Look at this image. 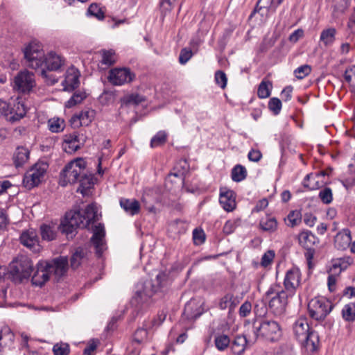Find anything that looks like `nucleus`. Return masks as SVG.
Listing matches in <instances>:
<instances>
[{"label": "nucleus", "mask_w": 355, "mask_h": 355, "mask_svg": "<svg viewBox=\"0 0 355 355\" xmlns=\"http://www.w3.org/2000/svg\"><path fill=\"white\" fill-rule=\"evenodd\" d=\"M95 204L88 205L84 210L70 211L65 214L61 223V230L67 235H73L77 228H89V225L98 220Z\"/></svg>", "instance_id": "1"}, {"label": "nucleus", "mask_w": 355, "mask_h": 355, "mask_svg": "<svg viewBox=\"0 0 355 355\" xmlns=\"http://www.w3.org/2000/svg\"><path fill=\"white\" fill-rule=\"evenodd\" d=\"M77 182L87 188L92 183V176L87 173L86 162L83 158H77L68 163L60 173V182L62 186Z\"/></svg>", "instance_id": "2"}, {"label": "nucleus", "mask_w": 355, "mask_h": 355, "mask_svg": "<svg viewBox=\"0 0 355 355\" xmlns=\"http://www.w3.org/2000/svg\"><path fill=\"white\" fill-rule=\"evenodd\" d=\"M250 341L256 342L258 339H262L268 342L275 343L282 336L281 325L272 320L261 319L254 320L250 329Z\"/></svg>", "instance_id": "3"}, {"label": "nucleus", "mask_w": 355, "mask_h": 355, "mask_svg": "<svg viewBox=\"0 0 355 355\" xmlns=\"http://www.w3.org/2000/svg\"><path fill=\"white\" fill-rule=\"evenodd\" d=\"M167 282V275L164 272H159L154 280L146 279L139 283L132 303L136 305L147 303L155 293L166 286Z\"/></svg>", "instance_id": "4"}, {"label": "nucleus", "mask_w": 355, "mask_h": 355, "mask_svg": "<svg viewBox=\"0 0 355 355\" xmlns=\"http://www.w3.org/2000/svg\"><path fill=\"white\" fill-rule=\"evenodd\" d=\"M266 295L270 297L268 303L269 309L277 316H281L286 312L288 300L293 297L288 295V293L284 291L278 284L271 285L266 291Z\"/></svg>", "instance_id": "5"}, {"label": "nucleus", "mask_w": 355, "mask_h": 355, "mask_svg": "<svg viewBox=\"0 0 355 355\" xmlns=\"http://www.w3.org/2000/svg\"><path fill=\"white\" fill-rule=\"evenodd\" d=\"M332 309L331 302L323 297H314L308 304L309 316L317 321L324 320Z\"/></svg>", "instance_id": "6"}, {"label": "nucleus", "mask_w": 355, "mask_h": 355, "mask_svg": "<svg viewBox=\"0 0 355 355\" xmlns=\"http://www.w3.org/2000/svg\"><path fill=\"white\" fill-rule=\"evenodd\" d=\"M24 54L28 67L38 69L44 65L45 55L40 43L36 42H30L24 48Z\"/></svg>", "instance_id": "7"}, {"label": "nucleus", "mask_w": 355, "mask_h": 355, "mask_svg": "<svg viewBox=\"0 0 355 355\" xmlns=\"http://www.w3.org/2000/svg\"><path fill=\"white\" fill-rule=\"evenodd\" d=\"M48 168V165L45 162H37L31 167L24 175L23 178V184L28 189L37 187L44 180Z\"/></svg>", "instance_id": "8"}, {"label": "nucleus", "mask_w": 355, "mask_h": 355, "mask_svg": "<svg viewBox=\"0 0 355 355\" xmlns=\"http://www.w3.org/2000/svg\"><path fill=\"white\" fill-rule=\"evenodd\" d=\"M10 273L15 281L22 282L28 279L33 270V263L27 257H21L16 261H13L10 266Z\"/></svg>", "instance_id": "9"}, {"label": "nucleus", "mask_w": 355, "mask_h": 355, "mask_svg": "<svg viewBox=\"0 0 355 355\" xmlns=\"http://www.w3.org/2000/svg\"><path fill=\"white\" fill-rule=\"evenodd\" d=\"M65 63V60L60 55H58L54 52L49 53L44 58V64L45 65L46 70L42 69L41 76L49 80L51 84H54L57 82V80L51 78L49 74V71H58L60 70Z\"/></svg>", "instance_id": "10"}, {"label": "nucleus", "mask_w": 355, "mask_h": 355, "mask_svg": "<svg viewBox=\"0 0 355 355\" xmlns=\"http://www.w3.org/2000/svg\"><path fill=\"white\" fill-rule=\"evenodd\" d=\"M35 85L34 74L27 70L19 71L12 82L13 89L20 93L29 92Z\"/></svg>", "instance_id": "11"}, {"label": "nucleus", "mask_w": 355, "mask_h": 355, "mask_svg": "<svg viewBox=\"0 0 355 355\" xmlns=\"http://www.w3.org/2000/svg\"><path fill=\"white\" fill-rule=\"evenodd\" d=\"M48 265L49 270L55 279L60 281L66 276L69 269V261L67 257L60 256L51 261H45Z\"/></svg>", "instance_id": "12"}, {"label": "nucleus", "mask_w": 355, "mask_h": 355, "mask_svg": "<svg viewBox=\"0 0 355 355\" xmlns=\"http://www.w3.org/2000/svg\"><path fill=\"white\" fill-rule=\"evenodd\" d=\"M135 78L128 68H114L110 70L107 80L113 85L121 86L131 83Z\"/></svg>", "instance_id": "13"}, {"label": "nucleus", "mask_w": 355, "mask_h": 355, "mask_svg": "<svg viewBox=\"0 0 355 355\" xmlns=\"http://www.w3.org/2000/svg\"><path fill=\"white\" fill-rule=\"evenodd\" d=\"M300 281L301 272L298 268H293L288 270L284 280V291L287 292L288 295L293 296L300 285Z\"/></svg>", "instance_id": "14"}, {"label": "nucleus", "mask_w": 355, "mask_h": 355, "mask_svg": "<svg viewBox=\"0 0 355 355\" xmlns=\"http://www.w3.org/2000/svg\"><path fill=\"white\" fill-rule=\"evenodd\" d=\"M105 231L104 225L101 223L94 226L93 235L91 238V242L96 249V253L101 257L103 251L106 249L105 241Z\"/></svg>", "instance_id": "15"}, {"label": "nucleus", "mask_w": 355, "mask_h": 355, "mask_svg": "<svg viewBox=\"0 0 355 355\" xmlns=\"http://www.w3.org/2000/svg\"><path fill=\"white\" fill-rule=\"evenodd\" d=\"M84 142L83 135L73 132L64 135L62 148L66 153L71 154L78 150L84 144Z\"/></svg>", "instance_id": "16"}, {"label": "nucleus", "mask_w": 355, "mask_h": 355, "mask_svg": "<svg viewBox=\"0 0 355 355\" xmlns=\"http://www.w3.org/2000/svg\"><path fill=\"white\" fill-rule=\"evenodd\" d=\"M80 73L74 67H69L65 73L64 79L62 83L64 91L71 92L78 87Z\"/></svg>", "instance_id": "17"}, {"label": "nucleus", "mask_w": 355, "mask_h": 355, "mask_svg": "<svg viewBox=\"0 0 355 355\" xmlns=\"http://www.w3.org/2000/svg\"><path fill=\"white\" fill-rule=\"evenodd\" d=\"M51 273L48 265L44 261H40L37 264L36 270L32 277V283L37 286H42L49 281Z\"/></svg>", "instance_id": "18"}, {"label": "nucleus", "mask_w": 355, "mask_h": 355, "mask_svg": "<svg viewBox=\"0 0 355 355\" xmlns=\"http://www.w3.org/2000/svg\"><path fill=\"white\" fill-rule=\"evenodd\" d=\"M20 241L22 245L34 252H37L40 250L39 238L36 231L33 229L24 232L20 236Z\"/></svg>", "instance_id": "19"}, {"label": "nucleus", "mask_w": 355, "mask_h": 355, "mask_svg": "<svg viewBox=\"0 0 355 355\" xmlns=\"http://www.w3.org/2000/svg\"><path fill=\"white\" fill-rule=\"evenodd\" d=\"M95 116V111L92 109H87L76 114L70 119L71 125L73 128L89 125Z\"/></svg>", "instance_id": "20"}, {"label": "nucleus", "mask_w": 355, "mask_h": 355, "mask_svg": "<svg viewBox=\"0 0 355 355\" xmlns=\"http://www.w3.org/2000/svg\"><path fill=\"white\" fill-rule=\"evenodd\" d=\"M250 335H252V333L248 329L246 335L237 336L234 338L231 345V349L234 354L241 355L248 345L250 346L255 343L250 341Z\"/></svg>", "instance_id": "21"}, {"label": "nucleus", "mask_w": 355, "mask_h": 355, "mask_svg": "<svg viewBox=\"0 0 355 355\" xmlns=\"http://www.w3.org/2000/svg\"><path fill=\"white\" fill-rule=\"evenodd\" d=\"M241 298L232 293H227L223 296L218 302V308L221 310L229 309L230 312L233 311L240 303Z\"/></svg>", "instance_id": "22"}, {"label": "nucleus", "mask_w": 355, "mask_h": 355, "mask_svg": "<svg viewBox=\"0 0 355 355\" xmlns=\"http://www.w3.org/2000/svg\"><path fill=\"white\" fill-rule=\"evenodd\" d=\"M293 333L296 338L301 341L304 340L306 335L310 331L307 319L300 317L297 319L293 326Z\"/></svg>", "instance_id": "23"}, {"label": "nucleus", "mask_w": 355, "mask_h": 355, "mask_svg": "<svg viewBox=\"0 0 355 355\" xmlns=\"http://www.w3.org/2000/svg\"><path fill=\"white\" fill-rule=\"evenodd\" d=\"M327 175L324 171H321L315 174L310 173L306 175L303 181V185L304 187L308 188L310 190H314L320 188L324 182H319V179L324 177Z\"/></svg>", "instance_id": "24"}, {"label": "nucleus", "mask_w": 355, "mask_h": 355, "mask_svg": "<svg viewBox=\"0 0 355 355\" xmlns=\"http://www.w3.org/2000/svg\"><path fill=\"white\" fill-rule=\"evenodd\" d=\"M219 201L222 207L227 211H232L236 208L235 193L232 191H221Z\"/></svg>", "instance_id": "25"}, {"label": "nucleus", "mask_w": 355, "mask_h": 355, "mask_svg": "<svg viewBox=\"0 0 355 355\" xmlns=\"http://www.w3.org/2000/svg\"><path fill=\"white\" fill-rule=\"evenodd\" d=\"M119 204L121 208L131 216L136 215L139 213L141 206L138 200L136 199L121 198Z\"/></svg>", "instance_id": "26"}, {"label": "nucleus", "mask_w": 355, "mask_h": 355, "mask_svg": "<svg viewBox=\"0 0 355 355\" xmlns=\"http://www.w3.org/2000/svg\"><path fill=\"white\" fill-rule=\"evenodd\" d=\"M352 241L351 232L348 229H344L335 236L334 243L338 249L345 250L348 248Z\"/></svg>", "instance_id": "27"}, {"label": "nucleus", "mask_w": 355, "mask_h": 355, "mask_svg": "<svg viewBox=\"0 0 355 355\" xmlns=\"http://www.w3.org/2000/svg\"><path fill=\"white\" fill-rule=\"evenodd\" d=\"M15 335L10 328L3 326L0 329V352L6 347H10L14 342Z\"/></svg>", "instance_id": "28"}, {"label": "nucleus", "mask_w": 355, "mask_h": 355, "mask_svg": "<svg viewBox=\"0 0 355 355\" xmlns=\"http://www.w3.org/2000/svg\"><path fill=\"white\" fill-rule=\"evenodd\" d=\"M284 0H258L254 12H260L265 10L266 14L269 12H275L277 8L282 3Z\"/></svg>", "instance_id": "29"}, {"label": "nucleus", "mask_w": 355, "mask_h": 355, "mask_svg": "<svg viewBox=\"0 0 355 355\" xmlns=\"http://www.w3.org/2000/svg\"><path fill=\"white\" fill-rule=\"evenodd\" d=\"M351 259L349 257H341L334 259L331 261V266L329 272L339 275L343 270H346L351 264Z\"/></svg>", "instance_id": "30"}, {"label": "nucleus", "mask_w": 355, "mask_h": 355, "mask_svg": "<svg viewBox=\"0 0 355 355\" xmlns=\"http://www.w3.org/2000/svg\"><path fill=\"white\" fill-rule=\"evenodd\" d=\"M298 241L301 246L307 250L313 248L317 242V238L309 230L302 232L298 236Z\"/></svg>", "instance_id": "31"}, {"label": "nucleus", "mask_w": 355, "mask_h": 355, "mask_svg": "<svg viewBox=\"0 0 355 355\" xmlns=\"http://www.w3.org/2000/svg\"><path fill=\"white\" fill-rule=\"evenodd\" d=\"M300 342L304 343L306 348L311 351H315L319 345L320 340L318 334L315 331H310Z\"/></svg>", "instance_id": "32"}, {"label": "nucleus", "mask_w": 355, "mask_h": 355, "mask_svg": "<svg viewBox=\"0 0 355 355\" xmlns=\"http://www.w3.org/2000/svg\"><path fill=\"white\" fill-rule=\"evenodd\" d=\"M259 226L261 230L272 233L277 230L278 223L275 217L266 216L260 220Z\"/></svg>", "instance_id": "33"}, {"label": "nucleus", "mask_w": 355, "mask_h": 355, "mask_svg": "<svg viewBox=\"0 0 355 355\" xmlns=\"http://www.w3.org/2000/svg\"><path fill=\"white\" fill-rule=\"evenodd\" d=\"M30 152L24 147H17L13 155L14 163L17 167L24 165L29 158Z\"/></svg>", "instance_id": "34"}, {"label": "nucleus", "mask_w": 355, "mask_h": 355, "mask_svg": "<svg viewBox=\"0 0 355 355\" xmlns=\"http://www.w3.org/2000/svg\"><path fill=\"white\" fill-rule=\"evenodd\" d=\"M336 30L334 28L324 29L320 34V41L325 47L331 46L336 40Z\"/></svg>", "instance_id": "35"}, {"label": "nucleus", "mask_w": 355, "mask_h": 355, "mask_svg": "<svg viewBox=\"0 0 355 355\" xmlns=\"http://www.w3.org/2000/svg\"><path fill=\"white\" fill-rule=\"evenodd\" d=\"M231 176L233 181L241 182L247 176L246 168L241 164H237L232 168Z\"/></svg>", "instance_id": "36"}, {"label": "nucleus", "mask_w": 355, "mask_h": 355, "mask_svg": "<svg viewBox=\"0 0 355 355\" xmlns=\"http://www.w3.org/2000/svg\"><path fill=\"white\" fill-rule=\"evenodd\" d=\"M48 127L52 132H60L65 127L64 121L60 118H52L48 121Z\"/></svg>", "instance_id": "37"}, {"label": "nucleus", "mask_w": 355, "mask_h": 355, "mask_svg": "<svg viewBox=\"0 0 355 355\" xmlns=\"http://www.w3.org/2000/svg\"><path fill=\"white\" fill-rule=\"evenodd\" d=\"M85 255V250L82 248H78L71 257V267L73 269L77 268L80 265Z\"/></svg>", "instance_id": "38"}, {"label": "nucleus", "mask_w": 355, "mask_h": 355, "mask_svg": "<svg viewBox=\"0 0 355 355\" xmlns=\"http://www.w3.org/2000/svg\"><path fill=\"white\" fill-rule=\"evenodd\" d=\"M344 78L349 84L351 92L355 93V65H352L345 69Z\"/></svg>", "instance_id": "39"}, {"label": "nucleus", "mask_w": 355, "mask_h": 355, "mask_svg": "<svg viewBox=\"0 0 355 355\" xmlns=\"http://www.w3.org/2000/svg\"><path fill=\"white\" fill-rule=\"evenodd\" d=\"M101 54L102 56V64L111 66L116 62V56L113 50H102Z\"/></svg>", "instance_id": "40"}, {"label": "nucleus", "mask_w": 355, "mask_h": 355, "mask_svg": "<svg viewBox=\"0 0 355 355\" xmlns=\"http://www.w3.org/2000/svg\"><path fill=\"white\" fill-rule=\"evenodd\" d=\"M285 221L288 227H293L297 226L302 221V214L297 210L292 211L288 214Z\"/></svg>", "instance_id": "41"}, {"label": "nucleus", "mask_w": 355, "mask_h": 355, "mask_svg": "<svg viewBox=\"0 0 355 355\" xmlns=\"http://www.w3.org/2000/svg\"><path fill=\"white\" fill-rule=\"evenodd\" d=\"M272 83L269 80H263L259 85L257 95L260 98H268L270 95Z\"/></svg>", "instance_id": "42"}, {"label": "nucleus", "mask_w": 355, "mask_h": 355, "mask_svg": "<svg viewBox=\"0 0 355 355\" xmlns=\"http://www.w3.org/2000/svg\"><path fill=\"white\" fill-rule=\"evenodd\" d=\"M87 97V94L83 91H77L73 96L67 101L65 106L71 108L80 103Z\"/></svg>", "instance_id": "43"}, {"label": "nucleus", "mask_w": 355, "mask_h": 355, "mask_svg": "<svg viewBox=\"0 0 355 355\" xmlns=\"http://www.w3.org/2000/svg\"><path fill=\"white\" fill-rule=\"evenodd\" d=\"M121 101L124 105H137L141 102L144 101V98H143V96L138 94H131L123 97Z\"/></svg>", "instance_id": "44"}, {"label": "nucleus", "mask_w": 355, "mask_h": 355, "mask_svg": "<svg viewBox=\"0 0 355 355\" xmlns=\"http://www.w3.org/2000/svg\"><path fill=\"white\" fill-rule=\"evenodd\" d=\"M343 318L346 321L355 320V304H346L342 310Z\"/></svg>", "instance_id": "45"}, {"label": "nucleus", "mask_w": 355, "mask_h": 355, "mask_svg": "<svg viewBox=\"0 0 355 355\" xmlns=\"http://www.w3.org/2000/svg\"><path fill=\"white\" fill-rule=\"evenodd\" d=\"M40 234L42 239L52 241L55 238L56 233L53 229L48 225H42L40 227Z\"/></svg>", "instance_id": "46"}, {"label": "nucleus", "mask_w": 355, "mask_h": 355, "mask_svg": "<svg viewBox=\"0 0 355 355\" xmlns=\"http://www.w3.org/2000/svg\"><path fill=\"white\" fill-rule=\"evenodd\" d=\"M167 135L164 131L158 132L150 141L151 148H156L164 145L166 141Z\"/></svg>", "instance_id": "47"}, {"label": "nucleus", "mask_w": 355, "mask_h": 355, "mask_svg": "<svg viewBox=\"0 0 355 355\" xmlns=\"http://www.w3.org/2000/svg\"><path fill=\"white\" fill-rule=\"evenodd\" d=\"M53 352L54 355H69L70 347L66 343H58L53 345Z\"/></svg>", "instance_id": "48"}, {"label": "nucleus", "mask_w": 355, "mask_h": 355, "mask_svg": "<svg viewBox=\"0 0 355 355\" xmlns=\"http://www.w3.org/2000/svg\"><path fill=\"white\" fill-rule=\"evenodd\" d=\"M148 332L144 328H139L136 330L133 335V342L137 344H142L147 340Z\"/></svg>", "instance_id": "49"}, {"label": "nucleus", "mask_w": 355, "mask_h": 355, "mask_svg": "<svg viewBox=\"0 0 355 355\" xmlns=\"http://www.w3.org/2000/svg\"><path fill=\"white\" fill-rule=\"evenodd\" d=\"M13 110L15 111V114L10 118V120L12 121H18L26 115V110L23 103L18 102L15 105V108Z\"/></svg>", "instance_id": "50"}, {"label": "nucleus", "mask_w": 355, "mask_h": 355, "mask_svg": "<svg viewBox=\"0 0 355 355\" xmlns=\"http://www.w3.org/2000/svg\"><path fill=\"white\" fill-rule=\"evenodd\" d=\"M215 345L218 350H224L230 345V340L226 335H220L215 338Z\"/></svg>", "instance_id": "51"}, {"label": "nucleus", "mask_w": 355, "mask_h": 355, "mask_svg": "<svg viewBox=\"0 0 355 355\" xmlns=\"http://www.w3.org/2000/svg\"><path fill=\"white\" fill-rule=\"evenodd\" d=\"M87 12L89 15L94 16L99 20L105 17L104 12L96 3H92L88 8Z\"/></svg>", "instance_id": "52"}, {"label": "nucleus", "mask_w": 355, "mask_h": 355, "mask_svg": "<svg viewBox=\"0 0 355 355\" xmlns=\"http://www.w3.org/2000/svg\"><path fill=\"white\" fill-rule=\"evenodd\" d=\"M311 71V68L308 64L299 67L294 71V74L297 79H303Z\"/></svg>", "instance_id": "53"}, {"label": "nucleus", "mask_w": 355, "mask_h": 355, "mask_svg": "<svg viewBox=\"0 0 355 355\" xmlns=\"http://www.w3.org/2000/svg\"><path fill=\"white\" fill-rule=\"evenodd\" d=\"M319 197L324 204H329L333 200L332 191L330 188L326 187L319 193Z\"/></svg>", "instance_id": "54"}, {"label": "nucleus", "mask_w": 355, "mask_h": 355, "mask_svg": "<svg viewBox=\"0 0 355 355\" xmlns=\"http://www.w3.org/2000/svg\"><path fill=\"white\" fill-rule=\"evenodd\" d=\"M268 107L274 114H278L282 109V102L278 98H272L268 102Z\"/></svg>", "instance_id": "55"}, {"label": "nucleus", "mask_w": 355, "mask_h": 355, "mask_svg": "<svg viewBox=\"0 0 355 355\" xmlns=\"http://www.w3.org/2000/svg\"><path fill=\"white\" fill-rule=\"evenodd\" d=\"M276 355H295L293 345L291 343H284L280 345Z\"/></svg>", "instance_id": "56"}, {"label": "nucleus", "mask_w": 355, "mask_h": 355, "mask_svg": "<svg viewBox=\"0 0 355 355\" xmlns=\"http://www.w3.org/2000/svg\"><path fill=\"white\" fill-rule=\"evenodd\" d=\"M215 80L222 89L225 88L227 85V78L225 73L222 71H217L215 73Z\"/></svg>", "instance_id": "57"}, {"label": "nucleus", "mask_w": 355, "mask_h": 355, "mask_svg": "<svg viewBox=\"0 0 355 355\" xmlns=\"http://www.w3.org/2000/svg\"><path fill=\"white\" fill-rule=\"evenodd\" d=\"M239 221L236 220H229L226 221L223 226V232L225 234H230L234 232L238 226Z\"/></svg>", "instance_id": "58"}, {"label": "nucleus", "mask_w": 355, "mask_h": 355, "mask_svg": "<svg viewBox=\"0 0 355 355\" xmlns=\"http://www.w3.org/2000/svg\"><path fill=\"white\" fill-rule=\"evenodd\" d=\"M275 257V252L273 250H268L262 256L261 265L263 267L269 266Z\"/></svg>", "instance_id": "59"}, {"label": "nucleus", "mask_w": 355, "mask_h": 355, "mask_svg": "<svg viewBox=\"0 0 355 355\" xmlns=\"http://www.w3.org/2000/svg\"><path fill=\"white\" fill-rule=\"evenodd\" d=\"M251 309V303L248 301L245 302L239 308V315L242 318L248 316L250 313Z\"/></svg>", "instance_id": "60"}, {"label": "nucleus", "mask_w": 355, "mask_h": 355, "mask_svg": "<svg viewBox=\"0 0 355 355\" xmlns=\"http://www.w3.org/2000/svg\"><path fill=\"white\" fill-rule=\"evenodd\" d=\"M192 57V52L191 50H189L187 49H183L181 50L180 56H179V61L181 64H185L187 63L189 59Z\"/></svg>", "instance_id": "61"}, {"label": "nucleus", "mask_w": 355, "mask_h": 355, "mask_svg": "<svg viewBox=\"0 0 355 355\" xmlns=\"http://www.w3.org/2000/svg\"><path fill=\"white\" fill-rule=\"evenodd\" d=\"M193 239L196 244H201L205 241V234L202 230L195 229L193 232Z\"/></svg>", "instance_id": "62"}, {"label": "nucleus", "mask_w": 355, "mask_h": 355, "mask_svg": "<svg viewBox=\"0 0 355 355\" xmlns=\"http://www.w3.org/2000/svg\"><path fill=\"white\" fill-rule=\"evenodd\" d=\"M248 157L250 161L257 162L261 159L262 154L259 150L252 149L248 153Z\"/></svg>", "instance_id": "63"}, {"label": "nucleus", "mask_w": 355, "mask_h": 355, "mask_svg": "<svg viewBox=\"0 0 355 355\" xmlns=\"http://www.w3.org/2000/svg\"><path fill=\"white\" fill-rule=\"evenodd\" d=\"M336 276L337 275H334L333 273H329L327 279V285L329 290L331 292H334L336 290Z\"/></svg>", "instance_id": "64"}]
</instances>
